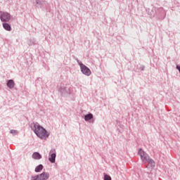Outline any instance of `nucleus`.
I'll return each instance as SVG.
<instances>
[{"instance_id": "423d86ee", "label": "nucleus", "mask_w": 180, "mask_h": 180, "mask_svg": "<svg viewBox=\"0 0 180 180\" xmlns=\"http://www.w3.org/2000/svg\"><path fill=\"white\" fill-rule=\"evenodd\" d=\"M32 4L36 8H43L47 4L44 0H32Z\"/></svg>"}, {"instance_id": "9b49d317", "label": "nucleus", "mask_w": 180, "mask_h": 180, "mask_svg": "<svg viewBox=\"0 0 180 180\" xmlns=\"http://www.w3.org/2000/svg\"><path fill=\"white\" fill-rule=\"evenodd\" d=\"M2 25L4 30H6L7 32H11V30H12V27H11V25H9V23L4 22Z\"/></svg>"}, {"instance_id": "4468645a", "label": "nucleus", "mask_w": 180, "mask_h": 180, "mask_svg": "<svg viewBox=\"0 0 180 180\" xmlns=\"http://www.w3.org/2000/svg\"><path fill=\"white\" fill-rule=\"evenodd\" d=\"M44 168L43 165H39L38 166H37L35 167L34 172H40V171H41Z\"/></svg>"}, {"instance_id": "f03ea898", "label": "nucleus", "mask_w": 180, "mask_h": 180, "mask_svg": "<svg viewBox=\"0 0 180 180\" xmlns=\"http://www.w3.org/2000/svg\"><path fill=\"white\" fill-rule=\"evenodd\" d=\"M148 14L150 18H155L157 20H164L167 16V12L162 7H153L151 11H148Z\"/></svg>"}, {"instance_id": "ddd939ff", "label": "nucleus", "mask_w": 180, "mask_h": 180, "mask_svg": "<svg viewBox=\"0 0 180 180\" xmlns=\"http://www.w3.org/2000/svg\"><path fill=\"white\" fill-rule=\"evenodd\" d=\"M92 119H94V115L92 113L84 115L85 122H89V120H92Z\"/></svg>"}, {"instance_id": "0eeeda50", "label": "nucleus", "mask_w": 180, "mask_h": 180, "mask_svg": "<svg viewBox=\"0 0 180 180\" xmlns=\"http://www.w3.org/2000/svg\"><path fill=\"white\" fill-rule=\"evenodd\" d=\"M82 74L86 75V77H89L92 72H91V69L84 65L82 68H80Z\"/></svg>"}, {"instance_id": "f257e3e1", "label": "nucleus", "mask_w": 180, "mask_h": 180, "mask_svg": "<svg viewBox=\"0 0 180 180\" xmlns=\"http://www.w3.org/2000/svg\"><path fill=\"white\" fill-rule=\"evenodd\" d=\"M31 129L36 136H37L39 139H41V140H47L49 136H50V134L47 132V130L39 124V123H33L31 126Z\"/></svg>"}, {"instance_id": "f8f14e48", "label": "nucleus", "mask_w": 180, "mask_h": 180, "mask_svg": "<svg viewBox=\"0 0 180 180\" xmlns=\"http://www.w3.org/2000/svg\"><path fill=\"white\" fill-rule=\"evenodd\" d=\"M32 157L33 160H41V155L39 152H34Z\"/></svg>"}, {"instance_id": "1a4fd4ad", "label": "nucleus", "mask_w": 180, "mask_h": 180, "mask_svg": "<svg viewBox=\"0 0 180 180\" xmlns=\"http://www.w3.org/2000/svg\"><path fill=\"white\" fill-rule=\"evenodd\" d=\"M59 91L61 95H70L71 94V91H70V89L68 87H61Z\"/></svg>"}, {"instance_id": "a211bd4d", "label": "nucleus", "mask_w": 180, "mask_h": 180, "mask_svg": "<svg viewBox=\"0 0 180 180\" xmlns=\"http://www.w3.org/2000/svg\"><path fill=\"white\" fill-rule=\"evenodd\" d=\"M11 134H18V131L15 129H11L10 131Z\"/></svg>"}, {"instance_id": "2eb2a0df", "label": "nucleus", "mask_w": 180, "mask_h": 180, "mask_svg": "<svg viewBox=\"0 0 180 180\" xmlns=\"http://www.w3.org/2000/svg\"><path fill=\"white\" fill-rule=\"evenodd\" d=\"M29 44L30 46H32V44H37V41H36L35 39H30L29 40Z\"/></svg>"}, {"instance_id": "dca6fc26", "label": "nucleus", "mask_w": 180, "mask_h": 180, "mask_svg": "<svg viewBox=\"0 0 180 180\" xmlns=\"http://www.w3.org/2000/svg\"><path fill=\"white\" fill-rule=\"evenodd\" d=\"M75 60H77V63L79 65L80 68H83L85 65L84 63H82L81 60H79L77 58H75Z\"/></svg>"}, {"instance_id": "7ed1b4c3", "label": "nucleus", "mask_w": 180, "mask_h": 180, "mask_svg": "<svg viewBox=\"0 0 180 180\" xmlns=\"http://www.w3.org/2000/svg\"><path fill=\"white\" fill-rule=\"evenodd\" d=\"M138 155H139L142 162L143 164H148L151 165V167H155V162L154 160H153L151 158H150V155H148L143 148H139L138 150Z\"/></svg>"}, {"instance_id": "6ab92c4d", "label": "nucleus", "mask_w": 180, "mask_h": 180, "mask_svg": "<svg viewBox=\"0 0 180 180\" xmlns=\"http://www.w3.org/2000/svg\"><path fill=\"white\" fill-rule=\"evenodd\" d=\"M140 70H141V71H144V70H146V66H144V65H141V67H140Z\"/></svg>"}, {"instance_id": "20e7f679", "label": "nucleus", "mask_w": 180, "mask_h": 180, "mask_svg": "<svg viewBox=\"0 0 180 180\" xmlns=\"http://www.w3.org/2000/svg\"><path fill=\"white\" fill-rule=\"evenodd\" d=\"M50 178L49 172H43L40 174L32 176L30 180H48Z\"/></svg>"}, {"instance_id": "9d476101", "label": "nucleus", "mask_w": 180, "mask_h": 180, "mask_svg": "<svg viewBox=\"0 0 180 180\" xmlns=\"http://www.w3.org/2000/svg\"><path fill=\"white\" fill-rule=\"evenodd\" d=\"M6 86L10 89H13V88H15V82L13 81V79L8 80V82L6 83Z\"/></svg>"}, {"instance_id": "6e6552de", "label": "nucleus", "mask_w": 180, "mask_h": 180, "mask_svg": "<svg viewBox=\"0 0 180 180\" xmlns=\"http://www.w3.org/2000/svg\"><path fill=\"white\" fill-rule=\"evenodd\" d=\"M51 151H50V156L49 158V162H51V164H54V162H56V158L57 157L56 153V150H53V153H51Z\"/></svg>"}, {"instance_id": "f3484780", "label": "nucleus", "mask_w": 180, "mask_h": 180, "mask_svg": "<svg viewBox=\"0 0 180 180\" xmlns=\"http://www.w3.org/2000/svg\"><path fill=\"white\" fill-rule=\"evenodd\" d=\"M104 180H112V177H110V176H109L108 174H105Z\"/></svg>"}, {"instance_id": "39448f33", "label": "nucleus", "mask_w": 180, "mask_h": 180, "mask_svg": "<svg viewBox=\"0 0 180 180\" xmlns=\"http://www.w3.org/2000/svg\"><path fill=\"white\" fill-rule=\"evenodd\" d=\"M0 20L1 22H9V20H11V14L8 12H3L0 11Z\"/></svg>"}]
</instances>
